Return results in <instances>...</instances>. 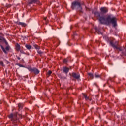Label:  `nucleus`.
Segmentation results:
<instances>
[{"label":"nucleus","mask_w":126,"mask_h":126,"mask_svg":"<svg viewBox=\"0 0 126 126\" xmlns=\"http://www.w3.org/2000/svg\"><path fill=\"white\" fill-rule=\"evenodd\" d=\"M19 67H25V66H23V65H21V64H19Z\"/></svg>","instance_id":"cd10ccee"},{"label":"nucleus","mask_w":126,"mask_h":126,"mask_svg":"<svg viewBox=\"0 0 126 126\" xmlns=\"http://www.w3.org/2000/svg\"><path fill=\"white\" fill-rule=\"evenodd\" d=\"M62 70L63 71V69H62Z\"/></svg>","instance_id":"2f4dec72"},{"label":"nucleus","mask_w":126,"mask_h":126,"mask_svg":"<svg viewBox=\"0 0 126 126\" xmlns=\"http://www.w3.org/2000/svg\"><path fill=\"white\" fill-rule=\"evenodd\" d=\"M0 41H5V39L4 38H3L2 36H0Z\"/></svg>","instance_id":"393cba45"},{"label":"nucleus","mask_w":126,"mask_h":126,"mask_svg":"<svg viewBox=\"0 0 126 126\" xmlns=\"http://www.w3.org/2000/svg\"><path fill=\"white\" fill-rule=\"evenodd\" d=\"M94 14L101 24L109 25L111 24L113 27L117 26V18L116 17L110 15L106 18L104 15L101 16V14L99 12H95Z\"/></svg>","instance_id":"f257e3e1"},{"label":"nucleus","mask_w":126,"mask_h":126,"mask_svg":"<svg viewBox=\"0 0 126 126\" xmlns=\"http://www.w3.org/2000/svg\"><path fill=\"white\" fill-rule=\"evenodd\" d=\"M72 75L75 79H77V80H79V79L80 78V75L79 73H73L72 74Z\"/></svg>","instance_id":"423d86ee"},{"label":"nucleus","mask_w":126,"mask_h":126,"mask_svg":"<svg viewBox=\"0 0 126 126\" xmlns=\"http://www.w3.org/2000/svg\"><path fill=\"white\" fill-rule=\"evenodd\" d=\"M71 7L73 9H77L80 12H82V7H81V4L78 1H74L72 3Z\"/></svg>","instance_id":"20e7f679"},{"label":"nucleus","mask_w":126,"mask_h":126,"mask_svg":"<svg viewBox=\"0 0 126 126\" xmlns=\"http://www.w3.org/2000/svg\"><path fill=\"white\" fill-rule=\"evenodd\" d=\"M54 43H55V44H56L57 45H59V44H60V40H59V39L56 38Z\"/></svg>","instance_id":"f3484780"},{"label":"nucleus","mask_w":126,"mask_h":126,"mask_svg":"<svg viewBox=\"0 0 126 126\" xmlns=\"http://www.w3.org/2000/svg\"><path fill=\"white\" fill-rule=\"evenodd\" d=\"M95 78H100V77H101V75L98 74L97 73H95Z\"/></svg>","instance_id":"aec40b11"},{"label":"nucleus","mask_w":126,"mask_h":126,"mask_svg":"<svg viewBox=\"0 0 126 126\" xmlns=\"http://www.w3.org/2000/svg\"><path fill=\"white\" fill-rule=\"evenodd\" d=\"M17 58L18 60H20V57H18Z\"/></svg>","instance_id":"c85d7f7f"},{"label":"nucleus","mask_w":126,"mask_h":126,"mask_svg":"<svg viewBox=\"0 0 126 126\" xmlns=\"http://www.w3.org/2000/svg\"><path fill=\"white\" fill-rule=\"evenodd\" d=\"M109 44L112 48L116 49V50H119V51L122 52V54L124 55V56H126V47L125 50V48L119 46V42L118 41L114 42L113 41L110 40ZM124 50H125V51H124Z\"/></svg>","instance_id":"7ed1b4c3"},{"label":"nucleus","mask_w":126,"mask_h":126,"mask_svg":"<svg viewBox=\"0 0 126 126\" xmlns=\"http://www.w3.org/2000/svg\"><path fill=\"white\" fill-rule=\"evenodd\" d=\"M27 68L31 73H34V74H39L40 73V71L35 67H28Z\"/></svg>","instance_id":"39448f33"},{"label":"nucleus","mask_w":126,"mask_h":126,"mask_svg":"<svg viewBox=\"0 0 126 126\" xmlns=\"http://www.w3.org/2000/svg\"><path fill=\"white\" fill-rule=\"evenodd\" d=\"M20 45L18 43H17L16 45V50L17 52H19L20 50Z\"/></svg>","instance_id":"9b49d317"},{"label":"nucleus","mask_w":126,"mask_h":126,"mask_svg":"<svg viewBox=\"0 0 126 126\" xmlns=\"http://www.w3.org/2000/svg\"><path fill=\"white\" fill-rule=\"evenodd\" d=\"M44 20H45L46 21V20H47V18H44Z\"/></svg>","instance_id":"c756f323"},{"label":"nucleus","mask_w":126,"mask_h":126,"mask_svg":"<svg viewBox=\"0 0 126 126\" xmlns=\"http://www.w3.org/2000/svg\"><path fill=\"white\" fill-rule=\"evenodd\" d=\"M5 50H6V51H9V47L6 46L5 48Z\"/></svg>","instance_id":"bb28decb"},{"label":"nucleus","mask_w":126,"mask_h":126,"mask_svg":"<svg viewBox=\"0 0 126 126\" xmlns=\"http://www.w3.org/2000/svg\"><path fill=\"white\" fill-rule=\"evenodd\" d=\"M118 92H121V91L120 90H119Z\"/></svg>","instance_id":"7c9ffc66"},{"label":"nucleus","mask_w":126,"mask_h":126,"mask_svg":"<svg viewBox=\"0 0 126 126\" xmlns=\"http://www.w3.org/2000/svg\"><path fill=\"white\" fill-rule=\"evenodd\" d=\"M51 74H52V71H48L47 73V76L49 77L50 75H51Z\"/></svg>","instance_id":"5701e85b"},{"label":"nucleus","mask_w":126,"mask_h":126,"mask_svg":"<svg viewBox=\"0 0 126 126\" xmlns=\"http://www.w3.org/2000/svg\"><path fill=\"white\" fill-rule=\"evenodd\" d=\"M83 96L84 98H85V100H86V101H87L88 100H90L89 99V97H88L86 94H83Z\"/></svg>","instance_id":"dca6fc26"},{"label":"nucleus","mask_w":126,"mask_h":126,"mask_svg":"<svg viewBox=\"0 0 126 126\" xmlns=\"http://www.w3.org/2000/svg\"><path fill=\"white\" fill-rule=\"evenodd\" d=\"M19 52H20V53H21V54H24V55H25V52L23 51V50H20V51H19Z\"/></svg>","instance_id":"a878e982"},{"label":"nucleus","mask_w":126,"mask_h":126,"mask_svg":"<svg viewBox=\"0 0 126 126\" xmlns=\"http://www.w3.org/2000/svg\"><path fill=\"white\" fill-rule=\"evenodd\" d=\"M0 47H1V49H2L3 52H4L5 54H7V52H6V50H5V49L4 48V47H3L2 45H1Z\"/></svg>","instance_id":"a211bd4d"},{"label":"nucleus","mask_w":126,"mask_h":126,"mask_svg":"<svg viewBox=\"0 0 126 126\" xmlns=\"http://www.w3.org/2000/svg\"><path fill=\"white\" fill-rule=\"evenodd\" d=\"M25 47L26 48V49H27V50H31L32 46H31V45L29 44H26L25 45Z\"/></svg>","instance_id":"4468645a"},{"label":"nucleus","mask_w":126,"mask_h":126,"mask_svg":"<svg viewBox=\"0 0 126 126\" xmlns=\"http://www.w3.org/2000/svg\"><path fill=\"white\" fill-rule=\"evenodd\" d=\"M105 85H106V84H104V87H105Z\"/></svg>","instance_id":"473e14b6"},{"label":"nucleus","mask_w":126,"mask_h":126,"mask_svg":"<svg viewBox=\"0 0 126 126\" xmlns=\"http://www.w3.org/2000/svg\"><path fill=\"white\" fill-rule=\"evenodd\" d=\"M18 25H21V26H23V27H25V26H26L27 24H25V23H23V22H19L18 23Z\"/></svg>","instance_id":"ddd939ff"},{"label":"nucleus","mask_w":126,"mask_h":126,"mask_svg":"<svg viewBox=\"0 0 126 126\" xmlns=\"http://www.w3.org/2000/svg\"><path fill=\"white\" fill-rule=\"evenodd\" d=\"M68 62V58H66L63 60V63H67Z\"/></svg>","instance_id":"412c9836"},{"label":"nucleus","mask_w":126,"mask_h":126,"mask_svg":"<svg viewBox=\"0 0 126 126\" xmlns=\"http://www.w3.org/2000/svg\"><path fill=\"white\" fill-rule=\"evenodd\" d=\"M93 74L91 73H89L88 74V78H89V79H93Z\"/></svg>","instance_id":"9d476101"},{"label":"nucleus","mask_w":126,"mask_h":126,"mask_svg":"<svg viewBox=\"0 0 126 126\" xmlns=\"http://www.w3.org/2000/svg\"><path fill=\"white\" fill-rule=\"evenodd\" d=\"M100 10L101 13H103L104 14H105V13H107V12H108V9L106 7H102L100 8Z\"/></svg>","instance_id":"0eeeda50"},{"label":"nucleus","mask_w":126,"mask_h":126,"mask_svg":"<svg viewBox=\"0 0 126 126\" xmlns=\"http://www.w3.org/2000/svg\"><path fill=\"white\" fill-rule=\"evenodd\" d=\"M35 49H36V50H40V47L37 45H35L34 46Z\"/></svg>","instance_id":"b1692460"},{"label":"nucleus","mask_w":126,"mask_h":126,"mask_svg":"<svg viewBox=\"0 0 126 126\" xmlns=\"http://www.w3.org/2000/svg\"><path fill=\"white\" fill-rule=\"evenodd\" d=\"M38 0H30L29 1V4H33V3H36L38 2Z\"/></svg>","instance_id":"1a4fd4ad"},{"label":"nucleus","mask_w":126,"mask_h":126,"mask_svg":"<svg viewBox=\"0 0 126 126\" xmlns=\"http://www.w3.org/2000/svg\"><path fill=\"white\" fill-rule=\"evenodd\" d=\"M18 107L19 108V111H20V110H22V108H23V104L22 103H19Z\"/></svg>","instance_id":"f8f14e48"},{"label":"nucleus","mask_w":126,"mask_h":126,"mask_svg":"<svg viewBox=\"0 0 126 126\" xmlns=\"http://www.w3.org/2000/svg\"><path fill=\"white\" fill-rule=\"evenodd\" d=\"M68 71H69V68L67 67H63V72L65 73V74H67V73H68Z\"/></svg>","instance_id":"6e6552de"},{"label":"nucleus","mask_w":126,"mask_h":126,"mask_svg":"<svg viewBox=\"0 0 126 126\" xmlns=\"http://www.w3.org/2000/svg\"><path fill=\"white\" fill-rule=\"evenodd\" d=\"M8 118L12 122V126H18V123H20V116H18V112L10 113Z\"/></svg>","instance_id":"f03ea898"},{"label":"nucleus","mask_w":126,"mask_h":126,"mask_svg":"<svg viewBox=\"0 0 126 126\" xmlns=\"http://www.w3.org/2000/svg\"><path fill=\"white\" fill-rule=\"evenodd\" d=\"M0 65H1V66H4V63H3V61H0Z\"/></svg>","instance_id":"4be33fe9"},{"label":"nucleus","mask_w":126,"mask_h":126,"mask_svg":"<svg viewBox=\"0 0 126 126\" xmlns=\"http://www.w3.org/2000/svg\"><path fill=\"white\" fill-rule=\"evenodd\" d=\"M37 53L40 56V57H43V55L44 54V52H42L41 50H37Z\"/></svg>","instance_id":"2eb2a0df"},{"label":"nucleus","mask_w":126,"mask_h":126,"mask_svg":"<svg viewBox=\"0 0 126 126\" xmlns=\"http://www.w3.org/2000/svg\"><path fill=\"white\" fill-rule=\"evenodd\" d=\"M95 31H96L99 35H100V34H102V32L100 31H99V29H98V28H95Z\"/></svg>","instance_id":"6ab92c4d"}]
</instances>
